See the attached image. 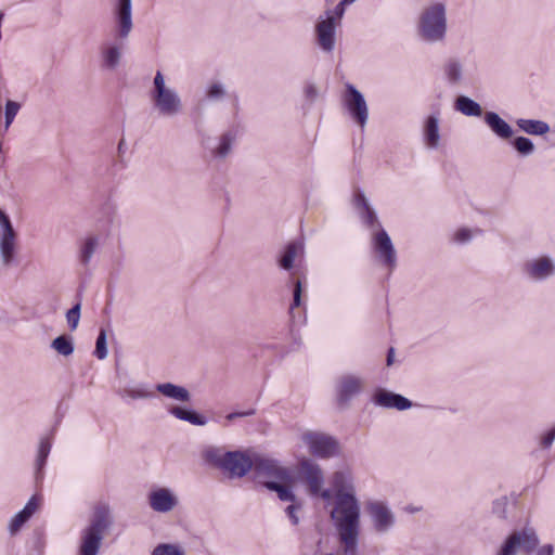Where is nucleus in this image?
<instances>
[{"instance_id": "obj_8", "label": "nucleus", "mask_w": 555, "mask_h": 555, "mask_svg": "<svg viewBox=\"0 0 555 555\" xmlns=\"http://www.w3.org/2000/svg\"><path fill=\"white\" fill-rule=\"evenodd\" d=\"M372 248L382 264L390 271L397 267V251L390 236L383 228L372 233Z\"/></svg>"}, {"instance_id": "obj_4", "label": "nucleus", "mask_w": 555, "mask_h": 555, "mask_svg": "<svg viewBox=\"0 0 555 555\" xmlns=\"http://www.w3.org/2000/svg\"><path fill=\"white\" fill-rule=\"evenodd\" d=\"M447 31L446 8L436 3L427 8L420 21V34L429 42H438L444 39Z\"/></svg>"}, {"instance_id": "obj_13", "label": "nucleus", "mask_w": 555, "mask_h": 555, "mask_svg": "<svg viewBox=\"0 0 555 555\" xmlns=\"http://www.w3.org/2000/svg\"><path fill=\"white\" fill-rule=\"evenodd\" d=\"M362 379L354 375H344L337 383V401L339 405H347L348 402L362 389Z\"/></svg>"}, {"instance_id": "obj_49", "label": "nucleus", "mask_w": 555, "mask_h": 555, "mask_svg": "<svg viewBox=\"0 0 555 555\" xmlns=\"http://www.w3.org/2000/svg\"><path fill=\"white\" fill-rule=\"evenodd\" d=\"M555 440V427L552 428L548 433L544 435L542 438L541 444L543 448H550Z\"/></svg>"}, {"instance_id": "obj_19", "label": "nucleus", "mask_w": 555, "mask_h": 555, "mask_svg": "<svg viewBox=\"0 0 555 555\" xmlns=\"http://www.w3.org/2000/svg\"><path fill=\"white\" fill-rule=\"evenodd\" d=\"M117 393L126 403L133 402L139 397V388L135 380H129L126 372L117 371Z\"/></svg>"}, {"instance_id": "obj_43", "label": "nucleus", "mask_w": 555, "mask_h": 555, "mask_svg": "<svg viewBox=\"0 0 555 555\" xmlns=\"http://www.w3.org/2000/svg\"><path fill=\"white\" fill-rule=\"evenodd\" d=\"M301 508V504L296 502H292L285 509L287 516L292 520L293 525H297L299 522V518L297 516V512Z\"/></svg>"}, {"instance_id": "obj_53", "label": "nucleus", "mask_w": 555, "mask_h": 555, "mask_svg": "<svg viewBox=\"0 0 555 555\" xmlns=\"http://www.w3.org/2000/svg\"><path fill=\"white\" fill-rule=\"evenodd\" d=\"M393 357H395V349H393V348H390V349L388 350V353H387V360H386V361H387V365H388V366L392 364V362H393Z\"/></svg>"}, {"instance_id": "obj_9", "label": "nucleus", "mask_w": 555, "mask_h": 555, "mask_svg": "<svg viewBox=\"0 0 555 555\" xmlns=\"http://www.w3.org/2000/svg\"><path fill=\"white\" fill-rule=\"evenodd\" d=\"M302 439L309 446L310 452L318 457L327 459L338 454L339 443L332 436L308 431L304 434Z\"/></svg>"}, {"instance_id": "obj_29", "label": "nucleus", "mask_w": 555, "mask_h": 555, "mask_svg": "<svg viewBox=\"0 0 555 555\" xmlns=\"http://www.w3.org/2000/svg\"><path fill=\"white\" fill-rule=\"evenodd\" d=\"M455 107L466 116L479 117L482 114L481 106L468 96L461 95L455 101Z\"/></svg>"}, {"instance_id": "obj_37", "label": "nucleus", "mask_w": 555, "mask_h": 555, "mask_svg": "<svg viewBox=\"0 0 555 555\" xmlns=\"http://www.w3.org/2000/svg\"><path fill=\"white\" fill-rule=\"evenodd\" d=\"M21 108V104L13 100H8L4 108V130H8L12 125L15 116Z\"/></svg>"}, {"instance_id": "obj_47", "label": "nucleus", "mask_w": 555, "mask_h": 555, "mask_svg": "<svg viewBox=\"0 0 555 555\" xmlns=\"http://www.w3.org/2000/svg\"><path fill=\"white\" fill-rule=\"evenodd\" d=\"M472 238V231L463 228L455 233V241L459 243H466Z\"/></svg>"}, {"instance_id": "obj_48", "label": "nucleus", "mask_w": 555, "mask_h": 555, "mask_svg": "<svg viewBox=\"0 0 555 555\" xmlns=\"http://www.w3.org/2000/svg\"><path fill=\"white\" fill-rule=\"evenodd\" d=\"M0 224L2 227L3 232L14 229L9 216L1 209H0Z\"/></svg>"}, {"instance_id": "obj_18", "label": "nucleus", "mask_w": 555, "mask_h": 555, "mask_svg": "<svg viewBox=\"0 0 555 555\" xmlns=\"http://www.w3.org/2000/svg\"><path fill=\"white\" fill-rule=\"evenodd\" d=\"M16 237L15 230L2 232L0 237V257L1 262L4 267H10L15 258L16 250Z\"/></svg>"}, {"instance_id": "obj_10", "label": "nucleus", "mask_w": 555, "mask_h": 555, "mask_svg": "<svg viewBox=\"0 0 555 555\" xmlns=\"http://www.w3.org/2000/svg\"><path fill=\"white\" fill-rule=\"evenodd\" d=\"M253 469L257 477H268L274 479L273 481L287 482L291 480L288 469L282 467L278 461L256 456L253 459Z\"/></svg>"}, {"instance_id": "obj_33", "label": "nucleus", "mask_w": 555, "mask_h": 555, "mask_svg": "<svg viewBox=\"0 0 555 555\" xmlns=\"http://www.w3.org/2000/svg\"><path fill=\"white\" fill-rule=\"evenodd\" d=\"M444 73L451 83H457L462 79V64L457 60L451 59L444 65Z\"/></svg>"}, {"instance_id": "obj_34", "label": "nucleus", "mask_w": 555, "mask_h": 555, "mask_svg": "<svg viewBox=\"0 0 555 555\" xmlns=\"http://www.w3.org/2000/svg\"><path fill=\"white\" fill-rule=\"evenodd\" d=\"M297 251H298L297 244L295 242L289 243L285 247V249L279 260L280 266L285 270H291L294 267V261L297 256Z\"/></svg>"}, {"instance_id": "obj_57", "label": "nucleus", "mask_w": 555, "mask_h": 555, "mask_svg": "<svg viewBox=\"0 0 555 555\" xmlns=\"http://www.w3.org/2000/svg\"><path fill=\"white\" fill-rule=\"evenodd\" d=\"M356 0H344V3H353Z\"/></svg>"}, {"instance_id": "obj_40", "label": "nucleus", "mask_w": 555, "mask_h": 555, "mask_svg": "<svg viewBox=\"0 0 555 555\" xmlns=\"http://www.w3.org/2000/svg\"><path fill=\"white\" fill-rule=\"evenodd\" d=\"M233 137L230 132L224 133L220 139V144L216 149L215 154L218 157L224 158L231 152Z\"/></svg>"}, {"instance_id": "obj_20", "label": "nucleus", "mask_w": 555, "mask_h": 555, "mask_svg": "<svg viewBox=\"0 0 555 555\" xmlns=\"http://www.w3.org/2000/svg\"><path fill=\"white\" fill-rule=\"evenodd\" d=\"M485 122L503 140L511 139L514 133L512 127L498 113L487 112L485 114Z\"/></svg>"}, {"instance_id": "obj_51", "label": "nucleus", "mask_w": 555, "mask_h": 555, "mask_svg": "<svg viewBox=\"0 0 555 555\" xmlns=\"http://www.w3.org/2000/svg\"><path fill=\"white\" fill-rule=\"evenodd\" d=\"M554 546L552 544H545L538 550L537 555H553Z\"/></svg>"}, {"instance_id": "obj_14", "label": "nucleus", "mask_w": 555, "mask_h": 555, "mask_svg": "<svg viewBox=\"0 0 555 555\" xmlns=\"http://www.w3.org/2000/svg\"><path fill=\"white\" fill-rule=\"evenodd\" d=\"M335 17L330 15L317 24V36L320 48L325 52H332L335 47Z\"/></svg>"}, {"instance_id": "obj_56", "label": "nucleus", "mask_w": 555, "mask_h": 555, "mask_svg": "<svg viewBox=\"0 0 555 555\" xmlns=\"http://www.w3.org/2000/svg\"><path fill=\"white\" fill-rule=\"evenodd\" d=\"M504 505H505V502L496 501V502L494 503V511H495V512H498V509H496V508H499V507H503Z\"/></svg>"}, {"instance_id": "obj_39", "label": "nucleus", "mask_w": 555, "mask_h": 555, "mask_svg": "<svg viewBox=\"0 0 555 555\" xmlns=\"http://www.w3.org/2000/svg\"><path fill=\"white\" fill-rule=\"evenodd\" d=\"M151 555H185V552L177 544L162 543L153 550Z\"/></svg>"}, {"instance_id": "obj_50", "label": "nucleus", "mask_w": 555, "mask_h": 555, "mask_svg": "<svg viewBox=\"0 0 555 555\" xmlns=\"http://www.w3.org/2000/svg\"><path fill=\"white\" fill-rule=\"evenodd\" d=\"M255 413H256L255 409H250V410L244 411V412H232V413L228 414L225 418L228 421H234L235 418H238V417L251 416Z\"/></svg>"}, {"instance_id": "obj_31", "label": "nucleus", "mask_w": 555, "mask_h": 555, "mask_svg": "<svg viewBox=\"0 0 555 555\" xmlns=\"http://www.w3.org/2000/svg\"><path fill=\"white\" fill-rule=\"evenodd\" d=\"M51 348L63 357L73 354L75 350L73 338L67 335H61L54 338L51 343Z\"/></svg>"}, {"instance_id": "obj_28", "label": "nucleus", "mask_w": 555, "mask_h": 555, "mask_svg": "<svg viewBox=\"0 0 555 555\" xmlns=\"http://www.w3.org/2000/svg\"><path fill=\"white\" fill-rule=\"evenodd\" d=\"M100 244L98 235H89L85 238L79 250V261L86 267L90 263L94 253L96 251Z\"/></svg>"}, {"instance_id": "obj_3", "label": "nucleus", "mask_w": 555, "mask_h": 555, "mask_svg": "<svg viewBox=\"0 0 555 555\" xmlns=\"http://www.w3.org/2000/svg\"><path fill=\"white\" fill-rule=\"evenodd\" d=\"M113 525L109 507L99 504L94 507L90 524L81 531L79 555H98L104 537Z\"/></svg>"}, {"instance_id": "obj_32", "label": "nucleus", "mask_w": 555, "mask_h": 555, "mask_svg": "<svg viewBox=\"0 0 555 555\" xmlns=\"http://www.w3.org/2000/svg\"><path fill=\"white\" fill-rule=\"evenodd\" d=\"M203 459L206 463L222 470L225 461V452L221 448L209 447L203 452Z\"/></svg>"}, {"instance_id": "obj_23", "label": "nucleus", "mask_w": 555, "mask_h": 555, "mask_svg": "<svg viewBox=\"0 0 555 555\" xmlns=\"http://www.w3.org/2000/svg\"><path fill=\"white\" fill-rule=\"evenodd\" d=\"M53 439V431L50 434L42 436L39 440L37 456H36V478L42 477V468L46 465V461L51 451Z\"/></svg>"}, {"instance_id": "obj_7", "label": "nucleus", "mask_w": 555, "mask_h": 555, "mask_svg": "<svg viewBox=\"0 0 555 555\" xmlns=\"http://www.w3.org/2000/svg\"><path fill=\"white\" fill-rule=\"evenodd\" d=\"M343 102L352 119L363 128L369 118V108L363 94L353 85L347 83Z\"/></svg>"}, {"instance_id": "obj_38", "label": "nucleus", "mask_w": 555, "mask_h": 555, "mask_svg": "<svg viewBox=\"0 0 555 555\" xmlns=\"http://www.w3.org/2000/svg\"><path fill=\"white\" fill-rule=\"evenodd\" d=\"M360 212V217L362 222L371 230L373 229H380L382 225L378 221L377 215L375 210L372 207L365 208Z\"/></svg>"}, {"instance_id": "obj_36", "label": "nucleus", "mask_w": 555, "mask_h": 555, "mask_svg": "<svg viewBox=\"0 0 555 555\" xmlns=\"http://www.w3.org/2000/svg\"><path fill=\"white\" fill-rule=\"evenodd\" d=\"M107 334L105 328H101L95 343L94 356L103 360L107 357Z\"/></svg>"}, {"instance_id": "obj_2", "label": "nucleus", "mask_w": 555, "mask_h": 555, "mask_svg": "<svg viewBox=\"0 0 555 555\" xmlns=\"http://www.w3.org/2000/svg\"><path fill=\"white\" fill-rule=\"evenodd\" d=\"M343 481L344 474L340 472L335 473L336 504L331 513V517L335 521L339 539L344 544V555H358L360 505L352 492L343 489Z\"/></svg>"}, {"instance_id": "obj_52", "label": "nucleus", "mask_w": 555, "mask_h": 555, "mask_svg": "<svg viewBox=\"0 0 555 555\" xmlns=\"http://www.w3.org/2000/svg\"><path fill=\"white\" fill-rule=\"evenodd\" d=\"M306 96L313 100L318 95L317 88L313 85H309L305 89Z\"/></svg>"}, {"instance_id": "obj_15", "label": "nucleus", "mask_w": 555, "mask_h": 555, "mask_svg": "<svg viewBox=\"0 0 555 555\" xmlns=\"http://www.w3.org/2000/svg\"><path fill=\"white\" fill-rule=\"evenodd\" d=\"M300 468L308 483L310 493L312 495H318L324 482L320 466L310 460H304L300 463Z\"/></svg>"}, {"instance_id": "obj_42", "label": "nucleus", "mask_w": 555, "mask_h": 555, "mask_svg": "<svg viewBox=\"0 0 555 555\" xmlns=\"http://www.w3.org/2000/svg\"><path fill=\"white\" fill-rule=\"evenodd\" d=\"M224 94H225V91H224L222 85H220V83H214L207 90V96L210 100L221 99L224 96Z\"/></svg>"}, {"instance_id": "obj_41", "label": "nucleus", "mask_w": 555, "mask_h": 555, "mask_svg": "<svg viewBox=\"0 0 555 555\" xmlns=\"http://www.w3.org/2000/svg\"><path fill=\"white\" fill-rule=\"evenodd\" d=\"M81 304L77 302L73 308L66 312V321L70 331H75L78 327L80 320Z\"/></svg>"}, {"instance_id": "obj_54", "label": "nucleus", "mask_w": 555, "mask_h": 555, "mask_svg": "<svg viewBox=\"0 0 555 555\" xmlns=\"http://www.w3.org/2000/svg\"><path fill=\"white\" fill-rule=\"evenodd\" d=\"M319 494L324 500H328L331 498V491L330 490H323V491L320 490Z\"/></svg>"}, {"instance_id": "obj_58", "label": "nucleus", "mask_w": 555, "mask_h": 555, "mask_svg": "<svg viewBox=\"0 0 555 555\" xmlns=\"http://www.w3.org/2000/svg\"><path fill=\"white\" fill-rule=\"evenodd\" d=\"M500 517H504V509L499 514Z\"/></svg>"}, {"instance_id": "obj_5", "label": "nucleus", "mask_w": 555, "mask_h": 555, "mask_svg": "<svg viewBox=\"0 0 555 555\" xmlns=\"http://www.w3.org/2000/svg\"><path fill=\"white\" fill-rule=\"evenodd\" d=\"M154 107L159 115L173 117L182 111V102L178 93L165 86L163 74L158 70L154 78V90L152 92Z\"/></svg>"}, {"instance_id": "obj_44", "label": "nucleus", "mask_w": 555, "mask_h": 555, "mask_svg": "<svg viewBox=\"0 0 555 555\" xmlns=\"http://www.w3.org/2000/svg\"><path fill=\"white\" fill-rule=\"evenodd\" d=\"M354 206H356V208L359 211H361V210H363L365 208L371 207L363 192L359 191L356 194V196H354Z\"/></svg>"}, {"instance_id": "obj_17", "label": "nucleus", "mask_w": 555, "mask_h": 555, "mask_svg": "<svg viewBox=\"0 0 555 555\" xmlns=\"http://www.w3.org/2000/svg\"><path fill=\"white\" fill-rule=\"evenodd\" d=\"M374 402L377 405L390 409L393 408L399 411H403L412 406V402L408 398L387 390H378L374 396Z\"/></svg>"}, {"instance_id": "obj_22", "label": "nucleus", "mask_w": 555, "mask_h": 555, "mask_svg": "<svg viewBox=\"0 0 555 555\" xmlns=\"http://www.w3.org/2000/svg\"><path fill=\"white\" fill-rule=\"evenodd\" d=\"M528 274L535 280H543L554 274L555 267L551 259L540 258L527 264Z\"/></svg>"}, {"instance_id": "obj_27", "label": "nucleus", "mask_w": 555, "mask_h": 555, "mask_svg": "<svg viewBox=\"0 0 555 555\" xmlns=\"http://www.w3.org/2000/svg\"><path fill=\"white\" fill-rule=\"evenodd\" d=\"M516 124L520 130L531 135H544L550 131L548 124L543 120L520 118Z\"/></svg>"}, {"instance_id": "obj_24", "label": "nucleus", "mask_w": 555, "mask_h": 555, "mask_svg": "<svg viewBox=\"0 0 555 555\" xmlns=\"http://www.w3.org/2000/svg\"><path fill=\"white\" fill-rule=\"evenodd\" d=\"M156 390L163 396L180 402H189L191 400V393L185 387L172 383L157 384Z\"/></svg>"}, {"instance_id": "obj_45", "label": "nucleus", "mask_w": 555, "mask_h": 555, "mask_svg": "<svg viewBox=\"0 0 555 555\" xmlns=\"http://www.w3.org/2000/svg\"><path fill=\"white\" fill-rule=\"evenodd\" d=\"M301 292H302L301 282H300V280H297L296 283H295V286H294V292H293V297L294 298H293L292 308L300 306V304H301Z\"/></svg>"}, {"instance_id": "obj_25", "label": "nucleus", "mask_w": 555, "mask_h": 555, "mask_svg": "<svg viewBox=\"0 0 555 555\" xmlns=\"http://www.w3.org/2000/svg\"><path fill=\"white\" fill-rule=\"evenodd\" d=\"M169 413L180 421L188 422L192 425L204 426L207 424L205 416L198 414L194 410L182 408L179 405L171 406Z\"/></svg>"}, {"instance_id": "obj_35", "label": "nucleus", "mask_w": 555, "mask_h": 555, "mask_svg": "<svg viewBox=\"0 0 555 555\" xmlns=\"http://www.w3.org/2000/svg\"><path fill=\"white\" fill-rule=\"evenodd\" d=\"M512 145L522 156L531 155L534 152L533 142L526 137H516L512 141Z\"/></svg>"}, {"instance_id": "obj_30", "label": "nucleus", "mask_w": 555, "mask_h": 555, "mask_svg": "<svg viewBox=\"0 0 555 555\" xmlns=\"http://www.w3.org/2000/svg\"><path fill=\"white\" fill-rule=\"evenodd\" d=\"M284 482L280 481H263V486L270 490L278 493V496L281 501L284 502H296V495L293 493L289 487L283 485Z\"/></svg>"}, {"instance_id": "obj_21", "label": "nucleus", "mask_w": 555, "mask_h": 555, "mask_svg": "<svg viewBox=\"0 0 555 555\" xmlns=\"http://www.w3.org/2000/svg\"><path fill=\"white\" fill-rule=\"evenodd\" d=\"M151 507L159 513L171 511L176 504L175 498L166 489H159L150 495Z\"/></svg>"}, {"instance_id": "obj_16", "label": "nucleus", "mask_w": 555, "mask_h": 555, "mask_svg": "<svg viewBox=\"0 0 555 555\" xmlns=\"http://www.w3.org/2000/svg\"><path fill=\"white\" fill-rule=\"evenodd\" d=\"M39 502L36 496H31L24 508L16 513L10 520L8 529L11 535H15L21 528L30 519L38 509Z\"/></svg>"}, {"instance_id": "obj_55", "label": "nucleus", "mask_w": 555, "mask_h": 555, "mask_svg": "<svg viewBox=\"0 0 555 555\" xmlns=\"http://www.w3.org/2000/svg\"><path fill=\"white\" fill-rule=\"evenodd\" d=\"M124 150H125V141L120 140V142L118 144V153L121 155L124 153Z\"/></svg>"}, {"instance_id": "obj_12", "label": "nucleus", "mask_w": 555, "mask_h": 555, "mask_svg": "<svg viewBox=\"0 0 555 555\" xmlns=\"http://www.w3.org/2000/svg\"><path fill=\"white\" fill-rule=\"evenodd\" d=\"M366 508L376 531L386 532L395 525V516L384 502H370Z\"/></svg>"}, {"instance_id": "obj_11", "label": "nucleus", "mask_w": 555, "mask_h": 555, "mask_svg": "<svg viewBox=\"0 0 555 555\" xmlns=\"http://www.w3.org/2000/svg\"><path fill=\"white\" fill-rule=\"evenodd\" d=\"M253 459L242 451H227L222 470L230 478L244 477L253 467Z\"/></svg>"}, {"instance_id": "obj_1", "label": "nucleus", "mask_w": 555, "mask_h": 555, "mask_svg": "<svg viewBox=\"0 0 555 555\" xmlns=\"http://www.w3.org/2000/svg\"><path fill=\"white\" fill-rule=\"evenodd\" d=\"M113 37L105 39L99 48L100 67L104 72L115 73L124 64L128 38L133 29L132 0H114Z\"/></svg>"}, {"instance_id": "obj_26", "label": "nucleus", "mask_w": 555, "mask_h": 555, "mask_svg": "<svg viewBox=\"0 0 555 555\" xmlns=\"http://www.w3.org/2000/svg\"><path fill=\"white\" fill-rule=\"evenodd\" d=\"M424 137L427 145L431 149H436L439 145L440 133H439V119L437 116L430 115L426 119L424 127Z\"/></svg>"}, {"instance_id": "obj_6", "label": "nucleus", "mask_w": 555, "mask_h": 555, "mask_svg": "<svg viewBox=\"0 0 555 555\" xmlns=\"http://www.w3.org/2000/svg\"><path fill=\"white\" fill-rule=\"evenodd\" d=\"M539 544L534 529L526 527L513 531L503 542L496 555H517L519 551L531 553Z\"/></svg>"}, {"instance_id": "obj_46", "label": "nucleus", "mask_w": 555, "mask_h": 555, "mask_svg": "<svg viewBox=\"0 0 555 555\" xmlns=\"http://www.w3.org/2000/svg\"><path fill=\"white\" fill-rule=\"evenodd\" d=\"M349 3H344V0H341L334 9L333 12L331 11H326V17L330 15L334 16L335 17V22L336 21H339L343 16H344V13H345V8L346 5H348Z\"/></svg>"}]
</instances>
